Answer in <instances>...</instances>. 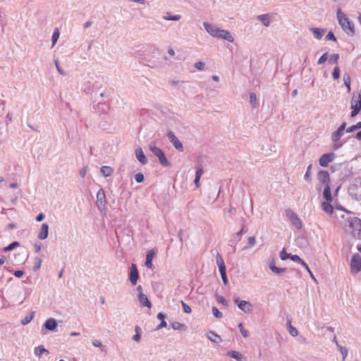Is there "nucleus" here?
<instances>
[{
    "instance_id": "nucleus-1",
    "label": "nucleus",
    "mask_w": 361,
    "mask_h": 361,
    "mask_svg": "<svg viewBox=\"0 0 361 361\" xmlns=\"http://www.w3.org/2000/svg\"><path fill=\"white\" fill-rule=\"evenodd\" d=\"M342 218L345 222L343 226V230L347 235H350L355 239H361V219L350 214L345 216L343 215Z\"/></svg>"
},
{
    "instance_id": "nucleus-2",
    "label": "nucleus",
    "mask_w": 361,
    "mask_h": 361,
    "mask_svg": "<svg viewBox=\"0 0 361 361\" xmlns=\"http://www.w3.org/2000/svg\"><path fill=\"white\" fill-rule=\"evenodd\" d=\"M204 27L207 32L212 37L222 38L230 42H233V37L229 32L221 30L209 23H204Z\"/></svg>"
},
{
    "instance_id": "nucleus-3",
    "label": "nucleus",
    "mask_w": 361,
    "mask_h": 361,
    "mask_svg": "<svg viewBox=\"0 0 361 361\" xmlns=\"http://www.w3.org/2000/svg\"><path fill=\"white\" fill-rule=\"evenodd\" d=\"M337 18L339 25L342 29L349 35H353L355 33L354 25L350 21L348 18L343 13L341 10L337 11Z\"/></svg>"
},
{
    "instance_id": "nucleus-4",
    "label": "nucleus",
    "mask_w": 361,
    "mask_h": 361,
    "mask_svg": "<svg viewBox=\"0 0 361 361\" xmlns=\"http://www.w3.org/2000/svg\"><path fill=\"white\" fill-rule=\"evenodd\" d=\"M348 192L353 198L361 200V178L355 179L349 186Z\"/></svg>"
},
{
    "instance_id": "nucleus-5",
    "label": "nucleus",
    "mask_w": 361,
    "mask_h": 361,
    "mask_svg": "<svg viewBox=\"0 0 361 361\" xmlns=\"http://www.w3.org/2000/svg\"><path fill=\"white\" fill-rule=\"evenodd\" d=\"M149 149L150 151L157 157L159 159L160 164L164 166H169V162L167 160V158L165 156L164 152L162 149L157 147L155 145H149Z\"/></svg>"
},
{
    "instance_id": "nucleus-6",
    "label": "nucleus",
    "mask_w": 361,
    "mask_h": 361,
    "mask_svg": "<svg viewBox=\"0 0 361 361\" xmlns=\"http://www.w3.org/2000/svg\"><path fill=\"white\" fill-rule=\"evenodd\" d=\"M351 109V117L355 116L361 109V94H353L350 101Z\"/></svg>"
},
{
    "instance_id": "nucleus-7",
    "label": "nucleus",
    "mask_w": 361,
    "mask_h": 361,
    "mask_svg": "<svg viewBox=\"0 0 361 361\" xmlns=\"http://www.w3.org/2000/svg\"><path fill=\"white\" fill-rule=\"evenodd\" d=\"M216 264L219 267V272L225 285L228 283V279L226 276V268L222 256L220 254L216 255Z\"/></svg>"
},
{
    "instance_id": "nucleus-8",
    "label": "nucleus",
    "mask_w": 361,
    "mask_h": 361,
    "mask_svg": "<svg viewBox=\"0 0 361 361\" xmlns=\"http://www.w3.org/2000/svg\"><path fill=\"white\" fill-rule=\"evenodd\" d=\"M286 215L291 224L297 228L300 229L302 226V221L298 218L297 214L291 209L286 211Z\"/></svg>"
},
{
    "instance_id": "nucleus-9",
    "label": "nucleus",
    "mask_w": 361,
    "mask_h": 361,
    "mask_svg": "<svg viewBox=\"0 0 361 361\" xmlns=\"http://www.w3.org/2000/svg\"><path fill=\"white\" fill-rule=\"evenodd\" d=\"M350 269L353 273H358L361 271V256L358 254L353 256L350 261Z\"/></svg>"
},
{
    "instance_id": "nucleus-10",
    "label": "nucleus",
    "mask_w": 361,
    "mask_h": 361,
    "mask_svg": "<svg viewBox=\"0 0 361 361\" xmlns=\"http://www.w3.org/2000/svg\"><path fill=\"white\" fill-rule=\"evenodd\" d=\"M235 303L238 305L240 310L246 314H250L252 311V306L250 302L245 300L235 299Z\"/></svg>"
},
{
    "instance_id": "nucleus-11",
    "label": "nucleus",
    "mask_w": 361,
    "mask_h": 361,
    "mask_svg": "<svg viewBox=\"0 0 361 361\" xmlns=\"http://www.w3.org/2000/svg\"><path fill=\"white\" fill-rule=\"evenodd\" d=\"M167 136L170 142L173 144V145L176 149H178L180 152L183 151V146L181 142L178 139V137L174 135L173 132H169L167 134Z\"/></svg>"
},
{
    "instance_id": "nucleus-12",
    "label": "nucleus",
    "mask_w": 361,
    "mask_h": 361,
    "mask_svg": "<svg viewBox=\"0 0 361 361\" xmlns=\"http://www.w3.org/2000/svg\"><path fill=\"white\" fill-rule=\"evenodd\" d=\"M335 158L334 153L323 154L319 159V164L322 167H326Z\"/></svg>"
},
{
    "instance_id": "nucleus-13",
    "label": "nucleus",
    "mask_w": 361,
    "mask_h": 361,
    "mask_svg": "<svg viewBox=\"0 0 361 361\" xmlns=\"http://www.w3.org/2000/svg\"><path fill=\"white\" fill-rule=\"evenodd\" d=\"M130 281L133 285H135L139 279V274L137 269V267L135 264H132L130 267Z\"/></svg>"
},
{
    "instance_id": "nucleus-14",
    "label": "nucleus",
    "mask_w": 361,
    "mask_h": 361,
    "mask_svg": "<svg viewBox=\"0 0 361 361\" xmlns=\"http://www.w3.org/2000/svg\"><path fill=\"white\" fill-rule=\"evenodd\" d=\"M345 126H346V123H343L338 127V130L332 134L331 138L334 142H337L343 135V132L345 128Z\"/></svg>"
},
{
    "instance_id": "nucleus-15",
    "label": "nucleus",
    "mask_w": 361,
    "mask_h": 361,
    "mask_svg": "<svg viewBox=\"0 0 361 361\" xmlns=\"http://www.w3.org/2000/svg\"><path fill=\"white\" fill-rule=\"evenodd\" d=\"M318 180L321 183L325 185V186L326 185H329L330 178L329 172L326 171H320L318 173Z\"/></svg>"
},
{
    "instance_id": "nucleus-16",
    "label": "nucleus",
    "mask_w": 361,
    "mask_h": 361,
    "mask_svg": "<svg viewBox=\"0 0 361 361\" xmlns=\"http://www.w3.org/2000/svg\"><path fill=\"white\" fill-rule=\"evenodd\" d=\"M49 226L47 224H43L41 226V230L38 233V238L40 240H44L48 236Z\"/></svg>"
},
{
    "instance_id": "nucleus-17",
    "label": "nucleus",
    "mask_w": 361,
    "mask_h": 361,
    "mask_svg": "<svg viewBox=\"0 0 361 361\" xmlns=\"http://www.w3.org/2000/svg\"><path fill=\"white\" fill-rule=\"evenodd\" d=\"M322 209L328 214H332L334 212V207L331 204V202L325 201L322 203Z\"/></svg>"
},
{
    "instance_id": "nucleus-18",
    "label": "nucleus",
    "mask_w": 361,
    "mask_h": 361,
    "mask_svg": "<svg viewBox=\"0 0 361 361\" xmlns=\"http://www.w3.org/2000/svg\"><path fill=\"white\" fill-rule=\"evenodd\" d=\"M136 157L137 160L142 164H145L147 162V159L144 154V152L141 148L138 149L135 152Z\"/></svg>"
},
{
    "instance_id": "nucleus-19",
    "label": "nucleus",
    "mask_w": 361,
    "mask_h": 361,
    "mask_svg": "<svg viewBox=\"0 0 361 361\" xmlns=\"http://www.w3.org/2000/svg\"><path fill=\"white\" fill-rule=\"evenodd\" d=\"M57 326L56 321L54 319H49L46 321L44 323V327L47 329L53 331L54 330Z\"/></svg>"
},
{
    "instance_id": "nucleus-20",
    "label": "nucleus",
    "mask_w": 361,
    "mask_h": 361,
    "mask_svg": "<svg viewBox=\"0 0 361 361\" xmlns=\"http://www.w3.org/2000/svg\"><path fill=\"white\" fill-rule=\"evenodd\" d=\"M155 255V252L153 250H150L147 252L145 261V265L149 267H152V259Z\"/></svg>"
},
{
    "instance_id": "nucleus-21",
    "label": "nucleus",
    "mask_w": 361,
    "mask_h": 361,
    "mask_svg": "<svg viewBox=\"0 0 361 361\" xmlns=\"http://www.w3.org/2000/svg\"><path fill=\"white\" fill-rule=\"evenodd\" d=\"M257 19L261 21L266 27H268L270 25V16L269 14L258 16Z\"/></svg>"
},
{
    "instance_id": "nucleus-22",
    "label": "nucleus",
    "mask_w": 361,
    "mask_h": 361,
    "mask_svg": "<svg viewBox=\"0 0 361 361\" xmlns=\"http://www.w3.org/2000/svg\"><path fill=\"white\" fill-rule=\"evenodd\" d=\"M139 300L140 302L142 303L143 305H145L149 308L151 307L152 304H151L150 301L148 300L147 295H145L144 293H140L139 294Z\"/></svg>"
},
{
    "instance_id": "nucleus-23",
    "label": "nucleus",
    "mask_w": 361,
    "mask_h": 361,
    "mask_svg": "<svg viewBox=\"0 0 361 361\" xmlns=\"http://www.w3.org/2000/svg\"><path fill=\"white\" fill-rule=\"evenodd\" d=\"M324 197L326 199V201L331 202L332 201V197L331 193V188L329 185H326L324 187V192H323Z\"/></svg>"
},
{
    "instance_id": "nucleus-24",
    "label": "nucleus",
    "mask_w": 361,
    "mask_h": 361,
    "mask_svg": "<svg viewBox=\"0 0 361 361\" xmlns=\"http://www.w3.org/2000/svg\"><path fill=\"white\" fill-rule=\"evenodd\" d=\"M97 203H100L101 205H104L105 203V196H104V191L102 189H100L97 194Z\"/></svg>"
},
{
    "instance_id": "nucleus-25",
    "label": "nucleus",
    "mask_w": 361,
    "mask_h": 361,
    "mask_svg": "<svg viewBox=\"0 0 361 361\" xmlns=\"http://www.w3.org/2000/svg\"><path fill=\"white\" fill-rule=\"evenodd\" d=\"M101 172L105 177H108L113 173L114 169L110 166H104L101 169Z\"/></svg>"
},
{
    "instance_id": "nucleus-26",
    "label": "nucleus",
    "mask_w": 361,
    "mask_h": 361,
    "mask_svg": "<svg viewBox=\"0 0 361 361\" xmlns=\"http://www.w3.org/2000/svg\"><path fill=\"white\" fill-rule=\"evenodd\" d=\"M289 258L294 262L300 263L305 268H307V264L304 260H302L298 255H289Z\"/></svg>"
},
{
    "instance_id": "nucleus-27",
    "label": "nucleus",
    "mask_w": 361,
    "mask_h": 361,
    "mask_svg": "<svg viewBox=\"0 0 361 361\" xmlns=\"http://www.w3.org/2000/svg\"><path fill=\"white\" fill-rule=\"evenodd\" d=\"M135 334L133 336V340L138 343L141 339L142 329L139 326H135Z\"/></svg>"
},
{
    "instance_id": "nucleus-28",
    "label": "nucleus",
    "mask_w": 361,
    "mask_h": 361,
    "mask_svg": "<svg viewBox=\"0 0 361 361\" xmlns=\"http://www.w3.org/2000/svg\"><path fill=\"white\" fill-rule=\"evenodd\" d=\"M202 173H203V170L202 168L197 170V171L195 173V178L194 182H195L196 188L200 187V178H201Z\"/></svg>"
},
{
    "instance_id": "nucleus-29",
    "label": "nucleus",
    "mask_w": 361,
    "mask_h": 361,
    "mask_svg": "<svg viewBox=\"0 0 361 361\" xmlns=\"http://www.w3.org/2000/svg\"><path fill=\"white\" fill-rule=\"evenodd\" d=\"M343 81H344L345 85L346 86V87L348 89V92H350L351 90V88H350L351 79L348 74H345L343 75Z\"/></svg>"
},
{
    "instance_id": "nucleus-30",
    "label": "nucleus",
    "mask_w": 361,
    "mask_h": 361,
    "mask_svg": "<svg viewBox=\"0 0 361 361\" xmlns=\"http://www.w3.org/2000/svg\"><path fill=\"white\" fill-rule=\"evenodd\" d=\"M334 341H336V345L339 348V350L341 352V353L343 355V361H345V357H347L348 355V350L343 347V346H341L338 342L336 341V337L334 338Z\"/></svg>"
},
{
    "instance_id": "nucleus-31",
    "label": "nucleus",
    "mask_w": 361,
    "mask_h": 361,
    "mask_svg": "<svg viewBox=\"0 0 361 361\" xmlns=\"http://www.w3.org/2000/svg\"><path fill=\"white\" fill-rule=\"evenodd\" d=\"M311 30L317 39H319L322 37L324 33L323 30H321L319 28H312Z\"/></svg>"
},
{
    "instance_id": "nucleus-32",
    "label": "nucleus",
    "mask_w": 361,
    "mask_h": 361,
    "mask_svg": "<svg viewBox=\"0 0 361 361\" xmlns=\"http://www.w3.org/2000/svg\"><path fill=\"white\" fill-rule=\"evenodd\" d=\"M228 354L230 355V356L231 357H233L238 361H241L243 359V355L237 351L233 350V351L229 352Z\"/></svg>"
},
{
    "instance_id": "nucleus-33",
    "label": "nucleus",
    "mask_w": 361,
    "mask_h": 361,
    "mask_svg": "<svg viewBox=\"0 0 361 361\" xmlns=\"http://www.w3.org/2000/svg\"><path fill=\"white\" fill-rule=\"evenodd\" d=\"M35 312H32L30 315L26 316L24 319L21 320V324L23 325H26L30 323L32 319L34 318Z\"/></svg>"
},
{
    "instance_id": "nucleus-34",
    "label": "nucleus",
    "mask_w": 361,
    "mask_h": 361,
    "mask_svg": "<svg viewBox=\"0 0 361 361\" xmlns=\"http://www.w3.org/2000/svg\"><path fill=\"white\" fill-rule=\"evenodd\" d=\"M18 246H20V243L18 242H13L12 243H11L7 247H5L4 248V252H8V251H11V250L15 249L16 247H17Z\"/></svg>"
},
{
    "instance_id": "nucleus-35",
    "label": "nucleus",
    "mask_w": 361,
    "mask_h": 361,
    "mask_svg": "<svg viewBox=\"0 0 361 361\" xmlns=\"http://www.w3.org/2000/svg\"><path fill=\"white\" fill-rule=\"evenodd\" d=\"M35 353L37 355L41 356L44 353H49L48 350H46L43 346H38L35 348Z\"/></svg>"
},
{
    "instance_id": "nucleus-36",
    "label": "nucleus",
    "mask_w": 361,
    "mask_h": 361,
    "mask_svg": "<svg viewBox=\"0 0 361 361\" xmlns=\"http://www.w3.org/2000/svg\"><path fill=\"white\" fill-rule=\"evenodd\" d=\"M269 267L270 269L276 274H280L286 271L285 268H279L275 266L274 264H271Z\"/></svg>"
},
{
    "instance_id": "nucleus-37",
    "label": "nucleus",
    "mask_w": 361,
    "mask_h": 361,
    "mask_svg": "<svg viewBox=\"0 0 361 361\" xmlns=\"http://www.w3.org/2000/svg\"><path fill=\"white\" fill-rule=\"evenodd\" d=\"M171 327L175 330H180L185 328V325L178 322H174L171 324Z\"/></svg>"
},
{
    "instance_id": "nucleus-38",
    "label": "nucleus",
    "mask_w": 361,
    "mask_h": 361,
    "mask_svg": "<svg viewBox=\"0 0 361 361\" xmlns=\"http://www.w3.org/2000/svg\"><path fill=\"white\" fill-rule=\"evenodd\" d=\"M339 59V54H334L330 56L329 62L332 64H336L338 63V61Z\"/></svg>"
},
{
    "instance_id": "nucleus-39",
    "label": "nucleus",
    "mask_w": 361,
    "mask_h": 361,
    "mask_svg": "<svg viewBox=\"0 0 361 361\" xmlns=\"http://www.w3.org/2000/svg\"><path fill=\"white\" fill-rule=\"evenodd\" d=\"M332 77L334 80H337L340 77V69L338 66L334 68V70L332 73Z\"/></svg>"
},
{
    "instance_id": "nucleus-40",
    "label": "nucleus",
    "mask_w": 361,
    "mask_h": 361,
    "mask_svg": "<svg viewBox=\"0 0 361 361\" xmlns=\"http://www.w3.org/2000/svg\"><path fill=\"white\" fill-rule=\"evenodd\" d=\"M250 100L252 106L255 108L257 104V96L254 93H251L250 95Z\"/></svg>"
},
{
    "instance_id": "nucleus-41",
    "label": "nucleus",
    "mask_w": 361,
    "mask_h": 361,
    "mask_svg": "<svg viewBox=\"0 0 361 361\" xmlns=\"http://www.w3.org/2000/svg\"><path fill=\"white\" fill-rule=\"evenodd\" d=\"M59 37V31L56 28V29H55V30H54V32L53 33V35H52L53 44H56V42H57Z\"/></svg>"
},
{
    "instance_id": "nucleus-42",
    "label": "nucleus",
    "mask_w": 361,
    "mask_h": 361,
    "mask_svg": "<svg viewBox=\"0 0 361 361\" xmlns=\"http://www.w3.org/2000/svg\"><path fill=\"white\" fill-rule=\"evenodd\" d=\"M327 59H328V54H327V53H325L322 56H320L317 63H318V64H323L327 61Z\"/></svg>"
},
{
    "instance_id": "nucleus-43",
    "label": "nucleus",
    "mask_w": 361,
    "mask_h": 361,
    "mask_svg": "<svg viewBox=\"0 0 361 361\" xmlns=\"http://www.w3.org/2000/svg\"><path fill=\"white\" fill-rule=\"evenodd\" d=\"M135 180L137 183H142L144 180V176L142 173H137L135 176Z\"/></svg>"
},
{
    "instance_id": "nucleus-44",
    "label": "nucleus",
    "mask_w": 361,
    "mask_h": 361,
    "mask_svg": "<svg viewBox=\"0 0 361 361\" xmlns=\"http://www.w3.org/2000/svg\"><path fill=\"white\" fill-rule=\"evenodd\" d=\"M289 254H288L285 250V248H283L281 251L280 252V257L282 260H285L287 258L289 257Z\"/></svg>"
},
{
    "instance_id": "nucleus-45",
    "label": "nucleus",
    "mask_w": 361,
    "mask_h": 361,
    "mask_svg": "<svg viewBox=\"0 0 361 361\" xmlns=\"http://www.w3.org/2000/svg\"><path fill=\"white\" fill-rule=\"evenodd\" d=\"M238 328H239V329H240V332H241L242 335L243 336V337L246 338V337H247V336H248V332H247V331H246V330L244 329V327H243V324H242L241 323H240V324H238Z\"/></svg>"
},
{
    "instance_id": "nucleus-46",
    "label": "nucleus",
    "mask_w": 361,
    "mask_h": 361,
    "mask_svg": "<svg viewBox=\"0 0 361 361\" xmlns=\"http://www.w3.org/2000/svg\"><path fill=\"white\" fill-rule=\"evenodd\" d=\"M181 304L183 306V311L187 314H190L192 311L190 307L186 303H185L183 301H181Z\"/></svg>"
},
{
    "instance_id": "nucleus-47",
    "label": "nucleus",
    "mask_w": 361,
    "mask_h": 361,
    "mask_svg": "<svg viewBox=\"0 0 361 361\" xmlns=\"http://www.w3.org/2000/svg\"><path fill=\"white\" fill-rule=\"evenodd\" d=\"M212 312L213 314L217 318H221L223 316L222 313L219 312V310L215 307H212Z\"/></svg>"
},
{
    "instance_id": "nucleus-48",
    "label": "nucleus",
    "mask_w": 361,
    "mask_h": 361,
    "mask_svg": "<svg viewBox=\"0 0 361 361\" xmlns=\"http://www.w3.org/2000/svg\"><path fill=\"white\" fill-rule=\"evenodd\" d=\"M42 264V259L39 257H37L35 259V266L34 267V270L37 271L39 269Z\"/></svg>"
},
{
    "instance_id": "nucleus-49",
    "label": "nucleus",
    "mask_w": 361,
    "mask_h": 361,
    "mask_svg": "<svg viewBox=\"0 0 361 361\" xmlns=\"http://www.w3.org/2000/svg\"><path fill=\"white\" fill-rule=\"evenodd\" d=\"M204 66L205 64L203 62H197L195 63V67L200 71L204 70Z\"/></svg>"
},
{
    "instance_id": "nucleus-50",
    "label": "nucleus",
    "mask_w": 361,
    "mask_h": 361,
    "mask_svg": "<svg viewBox=\"0 0 361 361\" xmlns=\"http://www.w3.org/2000/svg\"><path fill=\"white\" fill-rule=\"evenodd\" d=\"M256 243V240H255V237L254 236H252V237H249L248 238V245H249V247H252L255 245Z\"/></svg>"
},
{
    "instance_id": "nucleus-51",
    "label": "nucleus",
    "mask_w": 361,
    "mask_h": 361,
    "mask_svg": "<svg viewBox=\"0 0 361 361\" xmlns=\"http://www.w3.org/2000/svg\"><path fill=\"white\" fill-rule=\"evenodd\" d=\"M326 38L329 40H334V41H336V39L334 36V35L333 34V32H330L328 33V35H326Z\"/></svg>"
},
{
    "instance_id": "nucleus-52",
    "label": "nucleus",
    "mask_w": 361,
    "mask_h": 361,
    "mask_svg": "<svg viewBox=\"0 0 361 361\" xmlns=\"http://www.w3.org/2000/svg\"><path fill=\"white\" fill-rule=\"evenodd\" d=\"M290 334L293 336H295L298 335V331L295 328L293 327L290 326Z\"/></svg>"
},
{
    "instance_id": "nucleus-53",
    "label": "nucleus",
    "mask_w": 361,
    "mask_h": 361,
    "mask_svg": "<svg viewBox=\"0 0 361 361\" xmlns=\"http://www.w3.org/2000/svg\"><path fill=\"white\" fill-rule=\"evenodd\" d=\"M166 20H178L180 18V16H169V17H164Z\"/></svg>"
},
{
    "instance_id": "nucleus-54",
    "label": "nucleus",
    "mask_w": 361,
    "mask_h": 361,
    "mask_svg": "<svg viewBox=\"0 0 361 361\" xmlns=\"http://www.w3.org/2000/svg\"><path fill=\"white\" fill-rule=\"evenodd\" d=\"M167 326V323L164 320V321H161V322L160 323V324H159L157 327V330H159V329H161L164 327H166Z\"/></svg>"
},
{
    "instance_id": "nucleus-55",
    "label": "nucleus",
    "mask_w": 361,
    "mask_h": 361,
    "mask_svg": "<svg viewBox=\"0 0 361 361\" xmlns=\"http://www.w3.org/2000/svg\"><path fill=\"white\" fill-rule=\"evenodd\" d=\"M13 275L18 278H20L24 275V272L20 270H17L14 272Z\"/></svg>"
},
{
    "instance_id": "nucleus-56",
    "label": "nucleus",
    "mask_w": 361,
    "mask_h": 361,
    "mask_svg": "<svg viewBox=\"0 0 361 361\" xmlns=\"http://www.w3.org/2000/svg\"><path fill=\"white\" fill-rule=\"evenodd\" d=\"M87 173V167H84L83 169H80V175L82 178H84L86 176Z\"/></svg>"
},
{
    "instance_id": "nucleus-57",
    "label": "nucleus",
    "mask_w": 361,
    "mask_h": 361,
    "mask_svg": "<svg viewBox=\"0 0 361 361\" xmlns=\"http://www.w3.org/2000/svg\"><path fill=\"white\" fill-rule=\"evenodd\" d=\"M55 63H56V68L58 70V71L61 74V75H64V72L63 71V69L59 66V61H55Z\"/></svg>"
},
{
    "instance_id": "nucleus-58",
    "label": "nucleus",
    "mask_w": 361,
    "mask_h": 361,
    "mask_svg": "<svg viewBox=\"0 0 361 361\" xmlns=\"http://www.w3.org/2000/svg\"><path fill=\"white\" fill-rule=\"evenodd\" d=\"M44 219V215L43 213H40L39 215L36 216V220L37 221H42Z\"/></svg>"
},
{
    "instance_id": "nucleus-59",
    "label": "nucleus",
    "mask_w": 361,
    "mask_h": 361,
    "mask_svg": "<svg viewBox=\"0 0 361 361\" xmlns=\"http://www.w3.org/2000/svg\"><path fill=\"white\" fill-rule=\"evenodd\" d=\"M92 344L95 347H101L102 346V342L100 341H98V340H95L92 342Z\"/></svg>"
},
{
    "instance_id": "nucleus-60",
    "label": "nucleus",
    "mask_w": 361,
    "mask_h": 361,
    "mask_svg": "<svg viewBox=\"0 0 361 361\" xmlns=\"http://www.w3.org/2000/svg\"><path fill=\"white\" fill-rule=\"evenodd\" d=\"M355 130H357V128H355V125H353V126H351L349 128H348L346 131H347V133H352V132L355 131Z\"/></svg>"
},
{
    "instance_id": "nucleus-61",
    "label": "nucleus",
    "mask_w": 361,
    "mask_h": 361,
    "mask_svg": "<svg viewBox=\"0 0 361 361\" xmlns=\"http://www.w3.org/2000/svg\"><path fill=\"white\" fill-rule=\"evenodd\" d=\"M311 166H312L311 165H310V166H308L307 170V171H306V173H305V178H306V179H307V178L310 177V169H311Z\"/></svg>"
},
{
    "instance_id": "nucleus-62",
    "label": "nucleus",
    "mask_w": 361,
    "mask_h": 361,
    "mask_svg": "<svg viewBox=\"0 0 361 361\" xmlns=\"http://www.w3.org/2000/svg\"><path fill=\"white\" fill-rule=\"evenodd\" d=\"M305 269H306V270L307 271V272L309 273V274H310V277H311L313 280L316 281V279H315V277L314 276V275H313L312 272L311 271V270H310V267L307 266V268H305Z\"/></svg>"
},
{
    "instance_id": "nucleus-63",
    "label": "nucleus",
    "mask_w": 361,
    "mask_h": 361,
    "mask_svg": "<svg viewBox=\"0 0 361 361\" xmlns=\"http://www.w3.org/2000/svg\"><path fill=\"white\" fill-rule=\"evenodd\" d=\"M157 317L159 319H160L161 321H164V318H165V316L163 313L161 312H159L157 315Z\"/></svg>"
},
{
    "instance_id": "nucleus-64",
    "label": "nucleus",
    "mask_w": 361,
    "mask_h": 361,
    "mask_svg": "<svg viewBox=\"0 0 361 361\" xmlns=\"http://www.w3.org/2000/svg\"><path fill=\"white\" fill-rule=\"evenodd\" d=\"M218 302H221V303H222V304H226V300H225V299H224V297H222V296H220V297H219V298H218Z\"/></svg>"
}]
</instances>
